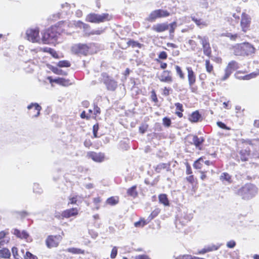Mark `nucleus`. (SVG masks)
<instances>
[{"instance_id":"53","label":"nucleus","mask_w":259,"mask_h":259,"mask_svg":"<svg viewBox=\"0 0 259 259\" xmlns=\"http://www.w3.org/2000/svg\"><path fill=\"white\" fill-rule=\"evenodd\" d=\"M236 244L235 241L230 240L227 243L226 246L229 248H233L236 246Z\"/></svg>"},{"instance_id":"28","label":"nucleus","mask_w":259,"mask_h":259,"mask_svg":"<svg viewBox=\"0 0 259 259\" xmlns=\"http://www.w3.org/2000/svg\"><path fill=\"white\" fill-rule=\"evenodd\" d=\"M149 223V221L147 219H141L140 221L136 222L134 223V226L137 228H142Z\"/></svg>"},{"instance_id":"61","label":"nucleus","mask_w":259,"mask_h":259,"mask_svg":"<svg viewBox=\"0 0 259 259\" xmlns=\"http://www.w3.org/2000/svg\"><path fill=\"white\" fill-rule=\"evenodd\" d=\"M151 98L152 99V100L154 102H158V99L157 98L156 94L154 91H152L151 92Z\"/></svg>"},{"instance_id":"30","label":"nucleus","mask_w":259,"mask_h":259,"mask_svg":"<svg viewBox=\"0 0 259 259\" xmlns=\"http://www.w3.org/2000/svg\"><path fill=\"white\" fill-rule=\"evenodd\" d=\"M197 38L200 40V42L202 45V47L209 43L208 37L207 36H202L198 35L197 36Z\"/></svg>"},{"instance_id":"23","label":"nucleus","mask_w":259,"mask_h":259,"mask_svg":"<svg viewBox=\"0 0 259 259\" xmlns=\"http://www.w3.org/2000/svg\"><path fill=\"white\" fill-rule=\"evenodd\" d=\"M34 107L35 110L37 111L36 114L33 116L34 117H38L40 114V111L41 110V107L36 103H32L30 105L27 106V109L30 110L32 109V108Z\"/></svg>"},{"instance_id":"36","label":"nucleus","mask_w":259,"mask_h":259,"mask_svg":"<svg viewBox=\"0 0 259 259\" xmlns=\"http://www.w3.org/2000/svg\"><path fill=\"white\" fill-rule=\"evenodd\" d=\"M203 162V159L202 157L199 158L193 164V166L196 169H201L202 167V162Z\"/></svg>"},{"instance_id":"22","label":"nucleus","mask_w":259,"mask_h":259,"mask_svg":"<svg viewBox=\"0 0 259 259\" xmlns=\"http://www.w3.org/2000/svg\"><path fill=\"white\" fill-rule=\"evenodd\" d=\"M202 118L198 111H195L192 113L189 117V120L192 122H197Z\"/></svg>"},{"instance_id":"16","label":"nucleus","mask_w":259,"mask_h":259,"mask_svg":"<svg viewBox=\"0 0 259 259\" xmlns=\"http://www.w3.org/2000/svg\"><path fill=\"white\" fill-rule=\"evenodd\" d=\"M169 25L167 23H159L154 25L152 27V30L157 32H161L169 29Z\"/></svg>"},{"instance_id":"35","label":"nucleus","mask_w":259,"mask_h":259,"mask_svg":"<svg viewBox=\"0 0 259 259\" xmlns=\"http://www.w3.org/2000/svg\"><path fill=\"white\" fill-rule=\"evenodd\" d=\"M33 192L37 194H41L42 193V189L40 186L39 184L36 183L33 184Z\"/></svg>"},{"instance_id":"54","label":"nucleus","mask_w":259,"mask_h":259,"mask_svg":"<svg viewBox=\"0 0 259 259\" xmlns=\"http://www.w3.org/2000/svg\"><path fill=\"white\" fill-rule=\"evenodd\" d=\"M217 125L220 127V128H222L223 129L225 130H229L230 128H229L224 123L221 122V121H218Z\"/></svg>"},{"instance_id":"21","label":"nucleus","mask_w":259,"mask_h":259,"mask_svg":"<svg viewBox=\"0 0 259 259\" xmlns=\"http://www.w3.org/2000/svg\"><path fill=\"white\" fill-rule=\"evenodd\" d=\"M162 169H165L167 171H169L170 170V164L161 163L158 164L155 168V170L157 173H160Z\"/></svg>"},{"instance_id":"9","label":"nucleus","mask_w":259,"mask_h":259,"mask_svg":"<svg viewBox=\"0 0 259 259\" xmlns=\"http://www.w3.org/2000/svg\"><path fill=\"white\" fill-rule=\"evenodd\" d=\"M39 32L38 28L28 29L26 31L27 40L32 42H38L40 39Z\"/></svg>"},{"instance_id":"10","label":"nucleus","mask_w":259,"mask_h":259,"mask_svg":"<svg viewBox=\"0 0 259 259\" xmlns=\"http://www.w3.org/2000/svg\"><path fill=\"white\" fill-rule=\"evenodd\" d=\"M89 47L86 44H78L72 46V52L76 54L86 55L89 52Z\"/></svg>"},{"instance_id":"20","label":"nucleus","mask_w":259,"mask_h":259,"mask_svg":"<svg viewBox=\"0 0 259 259\" xmlns=\"http://www.w3.org/2000/svg\"><path fill=\"white\" fill-rule=\"evenodd\" d=\"M220 180L225 184H231L232 182V176L227 172H223L220 177Z\"/></svg>"},{"instance_id":"2","label":"nucleus","mask_w":259,"mask_h":259,"mask_svg":"<svg viewBox=\"0 0 259 259\" xmlns=\"http://www.w3.org/2000/svg\"><path fill=\"white\" fill-rule=\"evenodd\" d=\"M258 192L255 185L247 183L236 191V193L243 199L249 200L254 197Z\"/></svg>"},{"instance_id":"15","label":"nucleus","mask_w":259,"mask_h":259,"mask_svg":"<svg viewBox=\"0 0 259 259\" xmlns=\"http://www.w3.org/2000/svg\"><path fill=\"white\" fill-rule=\"evenodd\" d=\"M78 209L77 208H72L63 211L61 214L63 218H69L77 215Z\"/></svg>"},{"instance_id":"12","label":"nucleus","mask_w":259,"mask_h":259,"mask_svg":"<svg viewBox=\"0 0 259 259\" xmlns=\"http://www.w3.org/2000/svg\"><path fill=\"white\" fill-rule=\"evenodd\" d=\"M87 156L96 162H102L104 161L105 154L103 153H97L93 151L88 152Z\"/></svg>"},{"instance_id":"42","label":"nucleus","mask_w":259,"mask_h":259,"mask_svg":"<svg viewBox=\"0 0 259 259\" xmlns=\"http://www.w3.org/2000/svg\"><path fill=\"white\" fill-rule=\"evenodd\" d=\"M58 66L60 67H68L70 66V63L66 60L60 61L58 63Z\"/></svg>"},{"instance_id":"24","label":"nucleus","mask_w":259,"mask_h":259,"mask_svg":"<svg viewBox=\"0 0 259 259\" xmlns=\"http://www.w3.org/2000/svg\"><path fill=\"white\" fill-rule=\"evenodd\" d=\"M127 194L128 196H130L133 198H136L138 194V192L137 191V186L134 185L132 187L128 188L127 190Z\"/></svg>"},{"instance_id":"57","label":"nucleus","mask_w":259,"mask_h":259,"mask_svg":"<svg viewBox=\"0 0 259 259\" xmlns=\"http://www.w3.org/2000/svg\"><path fill=\"white\" fill-rule=\"evenodd\" d=\"M158 57L160 59H166L167 57V55L165 52L162 51L159 53Z\"/></svg>"},{"instance_id":"13","label":"nucleus","mask_w":259,"mask_h":259,"mask_svg":"<svg viewBox=\"0 0 259 259\" xmlns=\"http://www.w3.org/2000/svg\"><path fill=\"white\" fill-rule=\"evenodd\" d=\"M250 17L245 13H242L241 15V26L243 31L246 32L250 26Z\"/></svg>"},{"instance_id":"38","label":"nucleus","mask_w":259,"mask_h":259,"mask_svg":"<svg viewBox=\"0 0 259 259\" xmlns=\"http://www.w3.org/2000/svg\"><path fill=\"white\" fill-rule=\"evenodd\" d=\"M69 80H66L63 78L58 77L57 80H55V83L62 85H66L68 84Z\"/></svg>"},{"instance_id":"37","label":"nucleus","mask_w":259,"mask_h":259,"mask_svg":"<svg viewBox=\"0 0 259 259\" xmlns=\"http://www.w3.org/2000/svg\"><path fill=\"white\" fill-rule=\"evenodd\" d=\"M221 244H210L206 247L207 249V251L208 252H210V251L218 250L221 247Z\"/></svg>"},{"instance_id":"5","label":"nucleus","mask_w":259,"mask_h":259,"mask_svg":"<svg viewBox=\"0 0 259 259\" xmlns=\"http://www.w3.org/2000/svg\"><path fill=\"white\" fill-rule=\"evenodd\" d=\"M239 68L238 63L235 61H232L230 62L226 68L225 69L224 75L220 79L216 80V83H219L222 81L227 80L233 71L238 69Z\"/></svg>"},{"instance_id":"11","label":"nucleus","mask_w":259,"mask_h":259,"mask_svg":"<svg viewBox=\"0 0 259 259\" xmlns=\"http://www.w3.org/2000/svg\"><path fill=\"white\" fill-rule=\"evenodd\" d=\"M188 139L189 140V143L195 145L197 149L200 150H202L201 145L204 142V139L203 137H198L196 135H191L188 136Z\"/></svg>"},{"instance_id":"39","label":"nucleus","mask_w":259,"mask_h":259,"mask_svg":"<svg viewBox=\"0 0 259 259\" xmlns=\"http://www.w3.org/2000/svg\"><path fill=\"white\" fill-rule=\"evenodd\" d=\"M52 71L54 73L58 75H66L67 74L66 72L57 67L53 68Z\"/></svg>"},{"instance_id":"18","label":"nucleus","mask_w":259,"mask_h":259,"mask_svg":"<svg viewBox=\"0 0 259 259\" xmlns=\"http://www.w3.org/2000/svg\"><path fill=\"white\" fill-rule=\"evenodd\" d=\"M250 154V150L248 148L242 149L240 151L239 154L237 155L238 159H240L242 161H245L248 160Z\"/></svg>"},{"instance_id":"33","label":"nucleus","mask_w":259,"mask_h":259,"mask_svg":"<svg viewBox=\"0 0 259 259\" xmlns=\"http://www.w3.org/2000/svg\"><path fill=\"white\" fill-rule=\"evenodd\" d=\"M205 65L206 71L209 73H212L213 71V65L210 64L209 60H206L205 61Z\"/></svg>"},{"instance_id":"48","label":"nucleus","mask_w":259,"mask_h":259,"mask_svg":"<svg viewBox=\"0 0 259 259\" xmlns=\"http://www.w3.org/2000/svg\"><path fill=\"white\" fill-rule=\"evenodd\" d=\"M104 31V29H98V30H93L89 33V35H100L103 33Z\"/></svg>"},{"instance_id":"34","label":"nucleus","mask_w":259,"mask_h":259,"mask_svg":"<svg viewBox=\"0 0 259 259\" xmlns=\"http://www.w3.org/2000/svg\"><path fill=\"white\" fill-rule=\"evenodd\" d=\"M160 211V210L159 208L155 209L149 215L147 220L149 222L151 221L152 219H153L154 218H155L156 217H157L158 215V214L159 213Z\"/></svg>"},{"instance_id":"17","label":"nucleus","mask_w":259,"mask_h":259,"mask_svg":"<svg viewBox=\"0 0 259 259\" xmlns=\"http://www.w3.org/2000/svg\"><path fill=\"white\" fill-rule=\"evenodd\" d=\"M187 70L188 71V79L189 85L192 87L196 81V76L191 67H187Z\"/></svg>"},{"instance_id":"41","label":"nucleus","mask_w":259,"mask_h":259,"mask_svg":"<svg viewBox=\"0 0 259 259\" xmlns=\"http://www.w3.org/2000/svg\"><path fill=\"white\" fill-rule=\"evenodd\" d=\"M257 75V73H251L249 74L244 75L242 77H238V78L239 79H242L243 80H249L251 78L255 77Z\"/></svg>"},{"instance_id":"51","label":"nucleus","mask_w":259,"mask_h":259,"mask_svg":"<svg viewBox=\"0 0 259 259\" xmlns=\"http://www.w3.org/2000/svg\"><path fill=\"white\" fill-rule=\"evenodd\" d=\"M99 130V125L98 123L94 124L93 127V133L94 137L97 138L98 137V131Z\"/></svg>"},{"instance_id":"58","label":"nucleus","mask_w":259,"mask_h":259,"mask_svg":"<svg viewBox=\"0 0 259 259\" xmlns=\"http://www.w3.org/2000/svg\"><path fill=\"white\" fill-rule=\"evenodd\" d=\"M21 234L20 238L26 239L29 237L28 233L24 230L22 231Z\"/></svg>"},{"instance_id":"49","label":"nucleus","mask_w":259,"mask_h":259,"mask_svg":"<svg viewBox=\"0 0 259 259\" xmlns=\"http://www.w3.org/2000/svg\"><path fill=\"white\" fill-rule=\"evenodd\" d=\"M171 120L168 117H164L163 118V124L166 127H169L171 124Z\"/></svg>"},{"instance_id":"44","label":"nucleus","mask_w":259,"mask_h":259,"mask_svg":"<svg viewBox=\"0 0 259 259\" xmlns=\"http://www.w3.org/2000/svg\"><path fill=\"white\" fill-rule=\"evenodd\" d=\"M77 201V196L76 195H70L69 197L68 204H76Z\"/></svg>"},{"instance_id":"27","label":"nucleus","mask_w":259,"mask_h":259,"mask_svg":"<svg viewBox=\"0 0 259 259\" xmlns=\"http://www.w3.org/2000/svg\"><path fill=\"white\" fill-rule=\"evenodd\" d=\"M67 251L68 252H70V253H71L73 254H84V250H82L80 248H74V247L68 248L67 249Z\"/></svg>"},{"instance_id":"40","label":"nucleus","mask_w":259,"mask_h":259,"mask_svg":"<svg viewBox=\"0 0 259 259\" xmlns=\"http://www.w3.org/2000/svg\"><path fill=\"white\" fill-rule=\"evenodd\" d=\"M257 75V73H251L249 74L244 75L242 77H238V78L239 79H242L243 80H249L251 78L255 77Z\"/></svg>"},{"instance_id":"47","label":"nucleus","mask_w":259,"mask_h":259,"mask_svg":"<svg viewBox=\"0 0 259 259\" xmlns=\"http://www.w3.org/2000/svg\"><path fill=\"white\" fill-rule=\"evenodd\" d=\"M175 68L177 74L180 76L181 78L183 79L184 78V74L183 73L181 67L178 65H176Z\"/></svg>"},{"instance_id":"31","label":"nucleus","mask_w":259,"mask_h":259,"mask_svg":"<svg viewBox=\"0 0 259 259\" xmlns=\"http://www.w3.org/2000/svg\"><path fill=\"white\" fill-rule=\"evenodd\" d=\"M203 48V54L208 56L209 57L211 55V49L210 47V44L208 43V44L205 45L204 46L202 47Z\"/></svg>"},{"instance_id":"32","label":"nucleus","mask_w":259,"mask_h":259,"mask_svg":"<svg viewBox=\"0 0 259 259\" xmlns=\"http://www.w3.org/2000/svg\"><path fill=\"white\" fill-rule=\"evenodd\" d=\"M127 45L128 46H132V48H136V47H137L138 48H141V47L142 46V44L138 42V41L132 40V39L129 40L127 42Z\"/></svg>"},{"instance_id":"1","label":"nucleus","mask_w":259,"mask_h":259,"mask_svg":"<svg viewBox=\"0 0 259 259\" xmlns=\"http://www.w3.org/2000/svg\"><path fill=\"white\" fill-rule=\"evenodd\" d=\"M64 22H60L58 25L52 26L46 30L42 33V41L44 44H54L57 40L58 36L63 32L62 25Z\"/></svg>"},{"instance_id":"64","label":"nucleus","mask_w":259,"mask_h":259,"mask_svg":"<svg viewBox=\"0 0 259 259\" xmlns=\"http://www.w3.org/2000/svg\"><path fill=\"white\" fill-rule=\"evenodd\" d=\"M175 106L176 107L177 110L180 111L181 112L183 111V107L182 104L180 103H177L175 104Z\"/></svg>"},{"instance_id":"43","label":"nucleus","mask_w":259,"mask_h":259,"mask_svg":"<svg viewBox=\"0 0 259 259\" xmlns=\"http://www.w3.org/2000/svg\"><path fill=\"white\" fill-rule=\"evenodd\" d=\"M168 25H169V29H168L169 31V34H171L174 33L175 30L176 28V27H177V23L176 22H173L172 23L169 24Z\"/></svg>"},{"instance_id":"29","label":"nucleus","mask_w":259,"mask_h":259,"mask_svg":"<svg viewBox=\"0 0 259 259\" xmlns=\"http://www.w3.org/2000/svg\"><path fill=\"white\" fill-rule=\"evenodd\" d=\"M11 253L9 249L4 248L0 249V257L8 258L10 256Z\"/></svg>"},{"instance_id":"8","label":"nucleus","mask_w":259,"mask_h":259,"mask_svg":"<svg viewBox=\"0 0 259 259\" xmlns=\"http://www.w3.org/2000/svg\"><path fill=\"white\" fill-rule=\"evenodd\" d=\"M62 237L60 235H49L46 239L45 242L48 248L57 247L62 240Z\"/></svg>"},{"instance_id":"14","label":"nucleus","mask_w":259,"mask_h":259,"mask_svg":"<svg viewBox=\"0 0 259 259\" xmlns=\"http://www.w3.org/2000/svg\"><path fill=\"white\" fill-rule=\"evenodd\" d=\"M158 78L162 82L170 83L172 81L171 72L168 70L163 71Z\"/></svg>"},{"instance_id":"6","label":"nucleus","mask_w":259,"mask_h":259,"mask_svg":"<svg viewBox=\"0 0 259 259\" xmlns=\"http://www.w3.org/2000/svg\"><path fill=\"white\" fill-rule=\"evenodd\" d=\"M101 81L106 85L108 90L114 91L117 87V82L106 73H102Z\"/></svg>"},{"instance_id":"7","label":"nucleus","mask_w":259,"mask_h":259,"mask_svg":"<svg viewBox=\"0 0 259 259\" xmlns=\"http://www.w3.org/2000/svg\"><path fill=\"white\" fill-rule=\"evenodd\" d=\"M170 13L167 10L158 9L151 12L146 20L150 22H154L157 18L167 17Z\"/></svg>"},{"instance_id":"25","label":"nucleus","mask_w":259,"mask_h":259,"mask_svg":"<svg viewBox=\"0 0 259 259\" xmlns=\"http://www.w3.org/2000/svg\"><path fill=\"white\" fill-rule=\"evenodd\" d=\"M160 203L163 204L164 206H169V203L167 197V195L165 194H161L158 196Z\"/></svg>"},{"instance_id":"26","label":"nucleus","mask_w":259,"mask_h":259,"mask_svg":"<svg viewBox=\"0 0 259 259\" xmlns=\"http://www.w3.org/2000/svg\"><path fill=\"white\" fill-rule=\"evenodd\" d=\"M191 19L192 20L194 21L198 26L201 28L206 27L208 25L206 22L202 21L201 19H198L195 17L191 16Z\"/></svg>"},{"instance_id":"3","label":"nucleus","mask_w":259,"mask_h":259,"mask_svg":"<svg viewBox=\"0 0 259 259\" xmlns=\"http://www.w3.org/2000/svg\"><path fill=\"white\" fill-rule=\"evenodd\" d=\"M255 49L250 44L244 42L234 48V53L236 56H249L254 53Z\"/></svg>"},{"instance_id":"63","label":"nucleus","mask_w":259,"mask_h":259,"mask_svg":"<svg viewBox=\"0 0 259 259\" xmlns=\"http://www.w3.org/2000/svg\"><path fill=\"white\" fill-rule=\"evenodd\" d=\"M12 253L13 254L14 258L16 259H18L17 256H18V254L17 253V252H18L17 248L16 247H13L12 248Z\"/></svg>"},{"instance_id":"19","label":"nucleus","mask_w":259,"mask_h":259,"mask_svg":"<svg viewBox=\"0 0 259 259\" xmlns=\"http://www.w3.org/2000/svg\"><path fill=\"white\" fill-rule=\"evenodd\" d=\"M7 234H8V233L5 231H1L0 232V247H2L9 242L10 238L7 236Z\"/></svg>"},{"instance_id":"56","label":"nucleus","mask_w":259,"mask_h":259,"mask_svg":"<svg viewBox=\"0 0 259 259\" xmlns=\"http://www.w3.org/2000/svg\"><path fill=\"white\" fill-rule=\"evenodd\" d=\"M82 28L83 29L85 34L89 35V33L90 32H89L90 26L88 24L83 23V27Z\"/></svg>"},{"instance_id":"46","label":"nucleus","mask_w":259,"mask_h":259,"mask_svg":"<svg viewBox=\"0 0 259 259\" xmlns=\"http://www.w3.org/2000/svg\"><path fill=\"white\" fill-rule=\"evenodd\" d=\"M108 204L113 205L117 203L118 201L113 197H111L108 198L106 200Z\"/></svg>"},{"instance_id":"60","label":"nucleus","mask_w":259,"mask_h":259,"mask_svg":"<svg viewBox=\"0 0 259 259\" xmlns=\"http://www.w3.org/2000/svg\"><path fill=\"white\" fill-rule=\"evenodd\" d=\"M200 5L202 8H207L208 6V3L206 0H200Z\"/></svg>"},{"instance_id":"59","label":"nucleus","mask_w":259,"mask_h":259,"mask_svg":"<svg viewBox=\"0 0 259 259\" xmlns=\"http://www.w3.org/2000/svg\"><path fill=\"white\" fill-rule=\"evenodd\" d=\"M227 36L229 37L231 40H235L238 37V35L237 34H232L231 33H229L227 34Z\"/></svg>"},{"instance_id":"45","label":"nucleus","mask_w":259,"mask_h":259,"mask_svg":"<svg viewBox=\"0 0 259 259\" xmlns=\"http://www.w3.org/2000/svg\"><path fill=\"white\" fill-rule=\"evenodd\" d=\"M101 201H102V199H101V197H97L94 198L93 199V202L95 204V205H96V209L97 210L99 209V208H100L99 203L101 202Z\"/></svg>"},{"instance_id":"62","label":"nucleus","mask_w":259,"mask_h":259,"mask_svg":"<svg viewBox=\"0 0 259 259\" xmlns=\"http://www.w3.org/2000/svg\"><path fill=\"white\" fill-rule=\"evenodd\" d=\"M26 256L27 258H28L29 259H37V258L36 256L32 254L31 253H30L29 251L26 252Z\"/></svg>"},{"instance_id":"55","label":"nucleus","mask_w":259,"mask_h":259,"mask_svg":"<svg viewBox=\"0 0 259 259\" xmlns=\"http://www.w3.org/2000/svg\"><path fill=\"white\" fill-rule=\"evenodd\" d=\"M17 214L21 216L22 218H24L29 214V212L25 210L18 211Z\"/></svg>"},{"instance_id":"50","label":"nucleus","mask_w":259,"mask_h":259,"mask_svg":"<svg viewBox=\"0 0 259 259\" xmlns=\"http://www.w3.org/2000/svg\"><path fill=\"white\" fill-rule=\"evenodd\" d=\"M117 248L116 246H114L113 247L111 254H110V257L111 258H115L117 255Z\"/></svg>"},{"instance_id":"52","label":"nucleus","mask_w":259,"mask_h":259,"mask_svg":"<svg viewBox=\"0 0 259 259\" xmlns=\"http://www.w3.org/2000/svg\"><path fill=\"white\" fill-rule=\"evenodd\" d=\"M94 114L96 116L99 115L101 113V109L100 108L96 105V104H94Z\"/></svg>"},{"instance_id":"4","label":"nucleus","mask_w":259,"mask_h":259,"mask_svg":"<svg viewBox=\"0 0 259 259\" xmlns=\"http://www.w3.org/2000/svg\"><path fill=\"white\" fill-rule=\"evenodd\" d=\"M112 19V16L108 13L102 14H90L87 17V21L92 23H99L109 21Z\"/></svg>"}]
</instances>
